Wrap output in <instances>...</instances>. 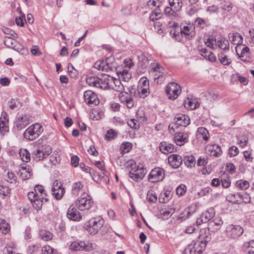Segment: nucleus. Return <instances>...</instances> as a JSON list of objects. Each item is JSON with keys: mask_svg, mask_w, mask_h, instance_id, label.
Segmentation results:
<instances>
[{"mask_svg": "<svg viewBox=\"0 0 254 254\" xmlns=\"http://www.w3.org/2000/svg\"><path fill=\"white\" fill-rule=\"evenodd\" d=\"M236 185L241 190H246L249 187V183L247 181L239 180L236 182Z\"/></svg>", "mask_w": 254, "mask_h": 254, "instance_id": "nucleus-45", "label": "nucleus"}, {"mask_svg": "<svg viewBox=\"0 0 254 254\" xmlns=\"http://www.w3.org/2000/svg\"><path fill=\"white\" fill-rule=\"evenodd\" d=\"M30 123L28 115L24 114L18 116L14 122L13 129L15 130H20L25 127Z\"/></svg>", "mask_w": 254, "mask_h": 254, "instance_id": "nucleus-14", "label": "nucleus"}, {"mask_svg": "<svg viewBox=\"0 0 254 254\" xmlns=\"http://www.w3.org/2000/svg\"><path fill=\"white\" fill-rule=\"evenodd\" d=\"M218 59L221 64L224 65H228L231 63V60L224 53H221L218 55Z\"/></svg>", "mask_w": 254, "mask_h": 254, "instance_id": "nucleus-37", "label": "nucleus"}, {"mask_svg": "<svg viewBox=\"0 0 254 254\" xmlns=\"http://www.w3.org/2000/svg\"><path fill=\"white\" fill-rule=\"evenodd\" d=\"M208 151L210 152V155L212 156L218 157L222 153V150L220 146L217 144H213L209 147Z\"/></svg>", "mask_w": 254, "mask_h": 254, "instance_id": "nucleus-27", "label": "nucleus"}, {"mask_svg": "<svg viewBox=\"0 0 254 254\" xmlns=\"http://www.w3.org/2000/svg\"><path fill=\"white\" fill-rule=\"evenodd\" d=\"M16 38L10 36H5L4 39V45L8 48H11L16 51L22 54H24L26 50L23 46L16 40Z\"/></svg>", "mask_w": 254, "mask_h": 254, "instance_id": "nucleus-11", "label": "nucleus"}, {"mask_svg": "<svg viewBox=\"0 0 254 254\" xmlns=\"http://www.w3.org/2000/svg\"><path fill=\"white\" fill-rule=\"evenodd\" d=\"M236 51L237 55L243 61H246V59H244L243 58L246 54H247L249 52V48L247 46H243V48L241 49V46H238L236 48Z\"/></svg>", "mask_w": 254, "mask_h": 254, "instance_id": "nucleus-29", "label": "nucleus"}, {"mask_svg": "<svg viewBox=\"0 0 254 254\" xmlns=\"http://www.w3.org/2000/svg\"><path fill=\"white\" fill-rule=\"evenodd\" d=\"M112 80L114 85L112 84V89L117 92V94H115V96H118L121 102L125 104L131 97V96L127 92L124 91L125 89L124 86L122 83L120 79L112 77Z\"/></svg>", "mask_w": 254, "mask_h": 254, "instance_id": "nucleus-3", "label": "nucleus"}, {"mask_svg": "<svg viewBox=\"0 0 254 254\" xmlns=\"http://www.w3.org/2000/svg\"><path fill=\"white\" fill-rule=\"evenodd\" d=\"M52 192L53 196L56 199L59 200L63 197L65 192V190L60 181L56 180L53 182Z\"/></svg>", "mask_w": 254, "mask_h": 254, "instance_id": "nucleus-15", "label": "nucleus"}, {"mask_svg": "<svg viewBox=\"0 0 254 254\" xmlns=\"http://www.w3.org/2000/svg\"><path fill=\"white\" fill-rule=\"evenodd\" d=\"M85 102L89 105L96 106L99 104L97 95L91 90L86 91L84 93Z\"/></svg>", "mask_w": 254, "mask_h": 254, "instance_id": "nucleus-18", "label": "nucleus"}, {"mask_svg": "<svg viewBox=\"0 0 254 254\" xmlns=\"http://www.w3.org/2000/svg\"><path fill=\"white\" fill-rule=\"evenodd\" d=\"M66 215L68 219L74 221H79L81 218L80 213L72 205L70 206L68 208Z\"/></svg>", "mask_w": 254, "mask_h": 254, "instance_id": "nucleus-21", "label": "nucleus"}, {"mask_svg": "<svg viewBox=\"0 0 254 254\" xmlns=\"http://www.w3.org/2000/svg\"><path fill=\"white\" fill-rule=\"evenodd\" d=\"M170 165L174 169L178 168L182 164V156L178 154H171L168 158Z\"/></svg>", "mask_w": 254, "mask_h": 254, "instance_id": "nucleus-19", "label": "nucleus"}, {"mask_svg": "<svg viewBox=\"0 0 254 254\" xmlns=\"http://www.w3.org/2000/svg\"><path fill=\"white\" fill-rule=\"evenodd\" d=\"M94 67L99 70L108 71L111 68V65L110 64L107 63V61H99L95 63Z\"/></svg>", "mask_w": 254, "mask_h": 254, "instance_id": "nucleus-28", "label": "nucleus"}, {"mask_svg": "<svg viewBox=\"0 0 254 254\" xmlns=\"http://www.w3.org/2000/svg\"><path fill=\"white\" fill-rule=\"evenodd\" d=\"M16 176L11 172H8L7 173V181L10 183H14L16 182Z\"/></svg>", "mask_w": 254, "mask_h": 254, "instance_id": "nucleus-58", "label": "nucleus"}, {"mask_svg": "<svg viewBox=\"0 0 254 254\" xmlns=\"http://www.w3.org/2000/svg\"><path fill=\"white\" fill-rule=\"evenodd\" d=\"M131 148L132 144L128 142L123 143L120 146V149L123 153H128Z\"/></svg>", "mask_w": 254, "mask_h": 254, "instance_id": "nucleus-43", "label": "nucleus"}, {"mask_svg": "<svg viewBox=\"0 0 254 254\" xmlns=\"http://www.w3.org/2000/svg\"><path fill=\"white\" fill-rule=\"evenodd\" d=\"M19 155L21 160L25 162H28L30 160V154L26 149H20Z\"/></svg>", "mask_w": 254, "mask_h": 254, "instance_id": "nucleus-38", "label": "nucleus"}, {"mask_svg": "<svg viewBox=\"0 0 254 254\" xmlns=\"http://www.w3.org/2000/svg\"><path fill=\"white\" fill-rule=\"evenodd\" d=\"M161 13L160 10L156 9L154 10L152 13L150 14L149 18L151 21H154L161 18Z\"/></svg>", "mask_w": 254, "mask_h": 254, "instance_id": "nucleus-48", "label": "nucleus"}, {"mask_svg": "<svg viewBox=\"0 0 254 254\" xmlns=\"http://www.w3.org/2000/svg\"><path fill=\"white\" fill-rule=\"evenodd\" d=\"M124 64H125V67H127L129 69L131 68L134 64L132 61V60L130 59H127L124 60Z\"/></svg>", "mask_w": 254, "mask_h": 254, "instance_id": "nucleus-62", "label": "nucleus"}, {"mask_svg": "<svg viewBox=\"0 0 254 254\" xmlns=\"http://www.w3.org/2000/svg\"><path fill=\"white\" fill-rule=\"evenodd\" d=\"M151 71L154 74L158 73H162L164 68L158 64H151Z\"/></svg>", "mask_w": 254, "mask_h": 254, "instance_id": "nucleus-44", "label": "nucleus"}, {"mask_svg": "<svg viewBox=\"0 0 254 254\" xmlns=\"http://www.w3.org/2000/svg\"><path fill=\"white\" fill-rule=\"evenodd\" d=\"M194 24L196 26L203 28L205 25V21L201 18H197L194 21Z\"/></svg>", "mask_w": 254, "mask_h": 254, "instance_id": "nucleus-63", "label": "nucleus"}, {"mask_svg": "<svg viewBox=\"0 0 254 254\" xmlns=\"http://www.w3.org/2000/svg\"><path fill=\"white\" fill-rule=\"evenodd\" d=\"M243 232V228L238 225H229L227 227L226 229V234L227 237L231 239H236L238 238L242 235Z\"/></svg>", "mask_w": 254, "mask_h": 254, "instance_id": "nucleus-13", "label": "nucleus"}, {"mask_svg": "<svg viewBox=\"0 0 254 254\" xmlns=\"http://www.w3.org/2000/svg\"><path fill=\"white\" fill-rule=\"evenodd\" d=\"M104 223V219L101 217L91 218L87 222L86 229L91 235L96 234L102 227Z\"/></svg>", "mask_w": 254, "mask_h": 254, "instance_id": "nucleus-8", "label": "nucleus"}, {"mask_svg": "<svg viewBox=\"0 0 254 254\" xmlns=\"http://www.w3.org/2000/svg\"><path fill=\"white\" fill-rule=\"evenodd\" d=\"M79 159L76 155H74L71 158V164L72 166L76 167L78 166Z\"/></svg>", "mask_w": 254, "mask_h": 254, "instance_id": "nucleus-64", "label": "nucleus"}, {"mask_svg": "<svg viewBox=\"0 0 254 254\" xmlns=\"http://www.w3.org/2000/svg\"><path fill=\"white\" fill-rule=\"evenodd\" d=\"M239 149L235 146H232L228 150V155L230 157L237 156L239 153Z\"/></svg>", "mask_w": 254, "mask_h": 254, "instance_id": "nucleus-53", "label": "nucleus"}, {"mask_svg": "<svg viewBox=\"0 0 254 254\" xmlns=\"http://www.w3.org/2000/svg\"><path fill=\"white\" fill-rule=\"evenodd\" d=\"M2 30L4 33L5 34L11 36L14 38H18V35L16 34L14 31L12 30L11 29L4 27L2 29Z\"/></svg>", "mask_w": 254, "mask_h": 254, "instance_id": "nucleus-51", "label": "nucleus"}, {"mask_svg": "<svg viewBox=\"0 0 254 254\" xmlns=\"http://www.w3.org/2000/svg\"><path fill=\"white\" fill-rule=\"evenodd\" d=\"M197 132L204 140H207L209 138V133L208 130L204 127H199L197 130Z\"/></svg>", "mask_w": 254, "mask_h": 254, "instance_id": "nucleus-42", "label": "nucleus"}, {"mask_svg": "<svg viewBox=\"0 0 254 254\" xmlns=\"http://www.w3.org/2000/svg\"><path fill=\"white\" fill-rule=\"evenodd\" d=\"M218 46L224 51L229 50V43L227 40L224 38H221L220 40L217 41Z\"/></svg>", "mask_w": 254, "mask_h": 254, "instance_id": "nucleus-35", "label": "nucleus"}, {"mask_svg": "<svg viewBox=\"0 0 254 254\" xmlns=\"http://www.w3.org/2000/svg\"><path fill=\"white\" fill-rule=\"evenodd\" d=\"M119 78H122L125 81H128L131 77V73L127 69H124L122 71H117Z\"/></svg>", "mask_w": 254, "mask_h": 254, "instance_id": "nucleus-31", "label": "nucleus"}, {"mask_svg": "<svg viewBox=\"0 0 254 254\" xmlns=\"http://www.w3.org/2000/svg\"><path fill=\"white\" fill-rule=\"evenodd\" d=\"M89 174L92 176L93 180L95 181H98L99 180L100 177H101V175H99L93 169L91 168H90Z\"/></svg>", "mask_w": 254, "mask_h": 254, "instance_id": "nucleus-61", "label": "nucleus"}, {"mask_svg": "<svg viewBox=\"0 0 254 254\" xmlns=\"http://www.w3.org/2000/svg\"><path fill=\"white\" fill-rule=\"evenodd\" d=\"M184 162L185 164L188 167H191L195 165V161L194 157L191 156H185L184 158Z\"/></svg>", "mask_w": 254, "mask_h": 254, "instance_id": "nucleus-40", "label": "nucleus"}, {"mask_svg": "<svg viewBox=\"0 0 254 254\" xmlns=\"http://www.w3.org/2000/svg\"><path fill=\"white\" fill-rule=\"evenodd\" d=\"M42 254H56V251L49 246H45L42 248Z\"/></svg>", "mask_w": 254, "mask_h": 254, "instance_id": "nucleus-49", "label": "nucleus"}, {"mask_svg": "<svg viewBox=\"0 0 254 254\" xmlns=\"http://www.w3.org/2000/svg\"><path fill=\"white\" fill-rule=\"evenodd\" d=\"M216 43V39H214L213 37H209L206 41L205 44L207 47H209L211 49H214L213 46Z\"/></svg>", "mask_w": 254, "mask_h": 254, "instance_id": "nucleus-57", "label": "nucleus"}, {"mask_svg": "<svg viewBox=\"0 0 254 254\" xmlns=\"http://www.w3.org/2000/svg\"><path fill=\"white\" fill-rule=\"evenodd\" d=\"M84 185L81 181H77L73 183L71 187V194L75 196L78 195L79 192L83 190Z\"/></svg>", "mask_w": 254, "mask_h": 254, "instance_id": "nucleus-26", "label": "nucleus"}, {"mask_svg": "<svg viewBox=\"0 0 254 254\" xmlns=\"http://www.w3.org/2000/svg\"><path fill=\"white\" fill-rule=\"evenodd\" d=\"M147 198L149 201L152 203H155L157 199L156 195L153 193L152 191L148 192Z\"/></svg>", "mask_w": 254, "mask_h": 254, "instance_id": "nucleus-59", "label": "nucleus"}, {"mask_svg": "<svg viewBox=\"0 0 254 254\" xmlns=\"http://www.w3.org/2000/svg\"><path fill=\"white\" fill-rule=\"evenodd\" d=\"M160 150L164 154H168L173 152L175 150V146L167 142H162L159 146Z\"/></svg>", "mask_w": 254, "mask_h": 254, "instance_id": "nucleus-24", "label": "nucleus"}, {"mask_svg": "<svg viewBox=\"0 0 254 254\" xmlns=\"http://www.w3.org/2000/svg\"><path fill=\"white\" fill-rule=\"evenodd\" d=\"M40 238L45 241L51 240L53 238V234L49 231L42 230L39 232Z\"/></svg>", "mask_w": 254, "mask_h": 254, "instance_id": "nucleus-33", "label": "nucleus"}, {"mask_svg": "<svg viewBox=\"0 0 254 254\" xmlns=\"http://www.w3.org/2000/svg\"><path fill=\"white\" fill-rule=\"evenodd\" d=\"M182 34L192 37L193 34V27L191 26H184L181 29Z\"/></svg>", "mask_w": 254, "mask_h": 254, "instance_id": "nucleus-36", "label": "nucleus"}, {"mask_svg": "<svg viewBox=\"0 0 254 254\" xmlns=\"http://www.w3.org/2000/svg\"><path fill=\"white\" fill-rule=\"evenodd\" d=\"M94 165L99 169L103 171V175L104 176L101 177L103 181L106 183H109L110 182V180L107 177L105 176L104 167L102 163L99 161H96L94 163Z\"/></svg>", "mask_w": 254, "mask_h": 254, "instance_id": "nucleus-39", "label": "nucleus"}, {"mask_svg": "<svg viewBox=\"0 0 254 254\" xmlns=\"http://www.w3.org/2000/svg\"><path fill=\"white\" fill-rule=\"evenodd\" d=\"M221 4V7L224 10L229 11L232 8V3L228 0H224Z\"/></svg>", "mask_w": 254, "mask_h": 254, "instance_id": "nucleus-52", "label": "nucleus"}, {"mask_svg": "<svg viewBox=\"0 0 254 254\" xmlns=\"http://www.w3.org/2000/svg\"><path fill=\"white\" fill-rule=\"evenodd\" d=\"M127 167L131 169L129 173V178L135 182L141 181L146 173L143 166H136L133 160L127 162Z\"/></svg>", "mask_w": 254, "mask_h": 254, "instance_id": "nucleus-2", "label": "nucleus"}, {"mask_svg": "<svg viewBox=\"0 0 254 254\" xmlns=\"http://www.w3.org/2000/svg\"><path fill=\"white\" fill-rule=\"evenodd\" d=\"M209 237L206 236L204 241L196 242L189 245L184 250L183 254H200L205 249Z\"/></svg>", "mask_w": 254, "mask_h": 254, "instance_id": "nucleus-5", "label": "nucleus"}, {"mask_svg": "<svg viewBox=\"0 0 254 254\" xmlns=\"http://www.w3.org/2000/svg\"><path fill=\"white\" fill-rule=\"evenodd\" d=\"M19 175L23 180L29 179L31 176V173L30 170L21 171H19Z\"/></svg>", "mask_w": 254, "mask_h": 254, "instance_id": "nucleus-50", "label": "nucleus"}, {"mask_svg": "<svg viewBox=\"0 0 254 254\" xmlns=\"http://www.w3.org/2000/svg\"><path fill=\"white\" fill-rule=\"evenodd\" d=\"M8 123H4L2 121L0 122V132L2 134H4L9 131Z\"/></svg>", "mask_w": 254, "mask_h": 254, "instance_id": "nucleus-47", "label": "nucleus"}, {"mask_svg": "<svg viewBox=\"0 0 254 254\" xmlns=\"http://www.w3.org/2000/svg\"><path fill=\"white\" fill-rule=\"evenodd\" d=\"M27 195L33 206L36 210H39L42 208L44 200L46 202L48 200L45 197L46 194L44 187L41 185H36L34 188V190L29 192Z\"/></svg>", "mask_w": 254, "mask_h": 254, "instance_id": "nucleus-1", "label": "nucleus"}, {"mask_svg": "<svg viewBox=\"0 0 254 254\" xmlns=\"http://www.w3.org/2000/svg\"><path fill=\"white\" fill-rule=\"evenodd\" d=\"M8 107L11 110L20 108L21 106L20 102L17 99H12L8 102Z\"/></svg>", "mask_w": 254, "mask_h": 254, "instance_id": "nucleus-41", "label": "nucleus"}, {"mask_svg": "<svg viewBox=\"0 0 254 254\" xmlns=\"http://www.w3.org/2000/svg\"><path fill=\"white\" fill-rule=\"evenodd\" d=\"M244 251L248 254H254V240H251L244 244Z\"/></svg>", "mask_w": 254, "mask_h": 254, "instance_id": "nucleus-32", "label": "nucleus"}, {"mask_svg": "<svg viewBox=\"0 0 254 254\" xmlns=\"http://www.w3.org/2000/svg\"><path fill=\"white\" fill-rule=\"evenodd\" d=\"M190 124V121L188 116L184 114H177L174 118V122L169 125V131L172 133L180 127H186Z\"/></svg>", "mask_w": 254, "mask_h": 254, "instance_id": "nucleus-6", "label": "nucleus"}, {"mask_svg": "<svg viewBox=\"0 0 254 254\" xmlns=\"http://www.w3.org/2000/svg\"><path fill=\"white\" fill-rule=\"evenodd\" d=\"M174 209H170L168 210H165L161 213V216L162 218L164 220L167 219L168 218L174 213Z\"/></svg>", "mask_w": 254, "mask_h": 254, "instance_id": "nucleus-54", "label": "nucleus"}, {"mask_svg": "<svg viewBox=\"0 0 254 254\" xmlns=\"http://www.w3.org/2000/svg\"><path fill=\"white\" fill-rule=\"evenodd\" d=\"M229 38L232 44L238 46L241 44L243 41L242 36L238 33H230L229 35Z\"/></svg>", "mask_w": 254, "mask_h": 254, "instance_id": "nucleus-25", "label": "nucleus"}, {"mask_svg": "<svg viewBox=\"0 0 254 254\" xmlns=\"http://www.w3.org/2000/svg\"><path fill=\"white\" fill-rule=\"evenodd\" d=\"M10 227L9 224L5 220L0 219V230L4 234H6L10 231Z\"/></svg>", "mask_w": 254, "mask_h": 254, "instance_id": "nucleus-34", "label": "nucleus"}, {"mask_svg": "<svg viewBox=\"0 0 254 254\" xmlns=\"http://www.w3.org/2000/svg\"><path fill=\"white\" fill-rule=\"evenodd\" d=\"M109 77V75H105L104 79H100L96 76H89L86 78V83L90 86L104 89H109L110 88Z\"/></svg>", "mask_w": 254, "mask_h": 254, "instance_id": "nucleus-4", "label": "nucleus"}, {"mask_svg": "<svg viewBox=\"0 0 254 254\" xmlns=\"http://www.w3.org/2000/svg\"><path fill=\"white\" fill-rule=\"evenodd\" d=\"M187 190V188L185 185H181L176 189V193L179 195H183Z\"/></svg>", "mask_w": 254, "mask_h": 254, "instance_id": "nucleus-56", "label": "nucleus"}, {"mask_svg": "<svg viewBox=\"0 0 254 254\" xmlns=\"http://www.w3.org/2000/svg\"><path fill=\"white\" fill-rule=\"evenodd\" d=\"M93 204L92 197L85 192L83 193L76 202V206L81 211L89 209Z\"/></svg>", "mask_w": 254, "mask_h": 254, "instance_id": "nucleus-9", "label": "nucleus"}, {"mask_svg": "<svg viewBox=\"0 0 254 254\" xmlns=\"http://www.w3.org/2000/svg\"><path fill=\"white\" fill-rule=\"evenodd\" d=\"M10 193V190L7 187H0V195L6 196Z\"/></svg>", "mask_w": 254, "mask_h": 254, "instance_id": "nucleus-60", "label": "nucleus"}, {"mask_svg": "<svg viewBox=\"0 0 254 254\" xmlns=\"http://www.w3.org/2000/svg\"><path fill=\"white\" fill-rule=\"evenodd\" d=\"M127 125L131 128H134L135 129H137L139 128V124L138 121L134 119H131L128 120L127 122Z\"/></svg>", "mask_w": 254, "mask_h": 254, "instance_id": "nucleus-46", "label": "nucleus"}, {"mask_svg": "<svg viewBox=\"0 0 254 254\" xmlns=\"http://www.w3.org/2000/svg\"><path fill=\"white\" fill-rule=\"evenodd\" d=\"M215 215V211L213 208H210L202 214L204 220V223L209 222L213 218Z\"/></svg>", "mask_w": 254, "mask_h": 254, "instance_id": "nucleus-30", "label": "nucleus"}, {"mask_svg": "<svg viewBox=\"0 0 254 254\" xmlns=\"http://www.w3.org/2000/svg\"><path fill=\"white\" fill-rule=\"evenodd\" d=\"M70 249L72 250L90 251L93 250V245L91 243H86L84 241L74 242L70 245Z\"/></svg>", "mask_w": 254, "mask_h": 254, "instance_id": "nucleus-16", "label": "nucleus"}, {"mask_svg": "<svg viewBox=\"0 0 254 254\" xmlns=\"http://www.w3.org/2000/svg\"><path fill=\"white\" fill-rule=\"evenodd\" d=\"M189 135L185 132H179L175 134L174 139L177 145L182 146L188 141Z\"/></svg>", "mask_w": 254, "mask_h": 254, "instance_id": "nucleus-23", "label": "nucleus"}, {"mask_svg": "<svg viewBox=\"0 0 254 254\" xmlns=\"http://www.w3.org/2000/svg\"><path fill=\"white\" fill-rule=\"evenodd\" d=\"M165 177L163 170L160 168L153 169L148 176V180L152 183L158 182L163 180Z\"/></svg>", "mask_w": 254, "mask_h": 254, "instance_id": "nucleus-17", "label": "nucleus"}, {"mask_svg": "<svg viewBox=\"0 0 254 254\" xmlns=\"http://www.w3.org/2000/svg\"><path fill=\"white\" fill-rule=\"evenodd\" d=\"M198 51L199 53L203 56L205 59L213 62L216 60V58L213 53L208 51L205 48L198 47Z\"/></svg>", "mask_w": 254, "mask_h": 254, "instance_id": "nucleus-22", "label": "nucleus"}, {"mask_svg": "<svg viewBox=\"0 0 254 254\" xmlns=\"http://www.w3.org/2000/svg\"><path fill=\"white\" fill-rule=\"evenodd\" d=\"M43 131L42 126L36 123L29 126L24 132L23 136L29 140H34L37 138Z\"/></svg>", "mask_w": 254, "mask_h": 254, "instance_id": "nucleus-7", "label": "nucleus"}, {"mask_svg": "<svg viewBox=\"0 0 254 254\" xmlns=\"http://www.w3.org/2000/svg\"><path fill=\"white\" fill-rule=\"evenodd\" d=\"M52 152L50 146H41L33 151L32 157L36 161H39L48 157Z\"/></svg>", "mask_w": 254, "mask_h": 254, "instance_id": "nucleus-10", "label": "nucleus"}, {"mask_svg": "<svg viewBox=\"0 0 254 254\" xmlns=\"http://www.w3.org/2000/svg\"><path fill=\"white\" fill-rule=\"evenodd\" d=\"M138 93L139 97L144 98L145 97H147L149 94V88L148 87L141 88L140 89V90H138Z\"/></svg>", "mask_w": 254, "mask_h": 254, "instance_id": "nucleus-55", "label": "nucleus"}, {"mask_svg": "<svg viewBox=\"0 0 254 254\" xmlns=\"http://www.w3.org/2000/svg\"><path fill=\"white\" fill-rule=\"evenodd\" d=\"M181 91L180 86L176 83L170 82L166 86V93L170 100L176 99Z\"/></svg>", "mask_w": 254, "mask_h": 254, "instance_id": "nucleus-12", "label": "nucleus"}, {"mask_svg": "<svg viewBox=\"0 0 254 254\" xmlns=\"http://www.w3.org/2000/svg\"><path fill=\"white\" fill-rule=\"evenodd\" d=\"M223 224L222 219L220 217H216L208 223V229L212 232L218 230Z\"/></svg>", "mask_w": 254, "mask_h": 254, "instance_id": "nucleus-20", "label": "nucleus"}]
</instances>
